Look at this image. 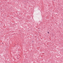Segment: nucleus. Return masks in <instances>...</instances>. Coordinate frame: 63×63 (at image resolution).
<instances>
[{
	"instance_id": "f03ea898",
	"label": "nucleus",
	"mask_w": 63,
	"mask_h": 63,
	"mask_svg": "<svg viewBox=\"0 0 63 63\" xmlns=\"http://www.w3.org/2000/svg\"><path fill=\"white\" fill-rule=\"evenodd\" d=\"M2 44H3V43H2Z\"/></svg>"
},
{
	"instance_id": "f257e3e1",
	"label": "nucleus",
	"mask_w": 63,
	"mask_h": 63,
	"mask_svg": "<svg viewBox=\"0 0 63 63\" xmlns=\"http://www.w3.org/2000/svg\"><path fill=\"white\" fill-rule=\"evenodd\" d=\"M49 32H47V33L48 34H49Z\"/></svg>"
}]
</instances>
